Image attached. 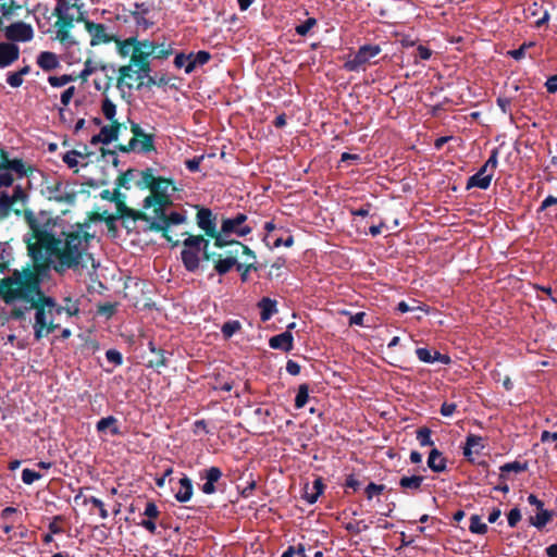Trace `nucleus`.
Masks as SVG:
<instances>
[{
  "instance_id": "nucleus-12",
  "label": "nucleus",
  "mask_w": 557,
  "mask_h": 557,
  "mask_svg": "<svg viewBox=\"0 0 557 557\" xmlns=\"http://www.w3.org/2000/svg\"><path fill=\"white\" fill-rule=\"evenodd\" d=\"M247 215L244 213H237L234 218L223 220L221 230L225 235L236 234L239 237H244L251 233V227L245 224Z\"/></svg>"
},
{
  "instance_id": "nucleus-41",
  "label": "nucleus",
  "mask_w": 557,
  "mask_h": 557,
  "mask_svg": "<svg viewBox=\"0 0 557 557\" xmlns=\"http://www.w3.org/2000/svg\"><path fill=\"white\" fill-rule=\"evenodd\" d=\"M240 326L239 321L231 320L223 324L221 331L225 338H231L237 331H239Z\"/></svg>"
},
{
  "instance_id": "nucleus-56",
  "label": "nucleus",
  "mask_w": 557,
  "mask_h": 557,
  "mask_svg": "<svg viewBox=\"0 0 557 557\" xmlns=\"http://www.w3.org/2000/svg\"><path fill=\"white\" fill-rule=\"evenodd\" d=\"M115 309V304L107 302L99 306L98 313L109 319L114 314Z\"/></svg>"
},
{
  "instance_id": "nucleus-57",
  "label": "nucleus",
  "mask_w": 557,
  "mask_h": 557,
  "mask_svg": "<svg viewBox=\"0 0 557 557\" xmlns=\"http://www.w3.org/2000/svg\"><path fill=\"white\" fill-rule=\"evenodd\" d=\"M7 83L11 87L17 88L23 84V77L17 72H11L7 76Z\"/></svg>"
},
{
  "instance_id": "nucleus-15",
  "label": "nucleus",
  "mask_w": 557,
  "mask_h": 557,
  "mask_svg": "<svg viewBox=\"0 0 557 557\" xmlns=\"http://www.w3.org/2000/svg\"><path fill=\"white\" fill-rule=\"evenodd\" d=\"M20 58V48L9 41L0 42V69L9 67Z\"/></svg>"
},
{
  "instance_id": "nucleus-8",
  "label": "nucleus",
  "mask_w": 557,
  "mask_h": 557,
  "mask_svg": "<svg viewBox=\"0 0 557 557\" xmlns=\"http://www.w3.org/2000/svg\"><path fill=\"white\" fill-rule=\"evenodd\" d=\"M4 161L5 151L0 147V164H3ZM24 198L25 194L20 186H15L11 194L0 191V218L7 216L12 210L18 212V209L14 208V206L23 203Z\"/></svg>"
},
{
  "instance_id": "nucleus-20",
  "label": "nucleus",
  "mask_w": 557,
  "mask_h": 557,
  "mask_svg": "<svg viewBox=\"0 0 557 557\" xmlns=\"http://www.w3.org/2000/svg\"><path fill=\"white\" fill-rule=\"evenodd\" d=\"M294 337L289 331H285L270 338L269 345L273 349L290 351L293 349Z\"/></svg>"
},
{
  "instance_id": "nucleus-37",
  "label": "nucleus",
  "mask_w": 557,
  "mask_h": 557,
  "mask_svg": "<svg viewBox=\"0 0 557 557\" xmlns=\"http://www.w3.org/2000/svg\"><path fill=\"white\" fill-rule=\"evenodd\" d=\"M0 13L4 17L12 16L17 10L21 9V5L15 0H0Z\"/></svg>"
},
{
  "instance_id": "nucleus-52",
  "label": "nucleus",
  "mask_w": 557,
  "mask_h": 557,
  "mask_svg": "<svg viewBox=\"0 0 557 557\" xmlns=\"http://www.w3.org/2000/svg\"><path fill=\"white\" fill-rule=\"evenodd\" d=\"M527 468L525 465H522L518 461H513V462H508V463H505L504 466L500 467V471L502 473H506V472H516V473H519V472H522L524 471Z\"/></svg>"
},
{
  "instance_id": "nucleus-51",
  "label": "nucleus",
  "mask_w": 557,
  "mask_h": 557,
  "mask_svg": "<svg viewBox=\"0 0 557 557\" xmlns=\"http://www.w3.org/2000/svg\"><path fill=\"white\" fill-rule=\"evenodd\" d=\"M39 479H41V474L34 470L26 468L22 471V481L25 484H33L35 481Z\"/></svg>"
},
{
  "instance_id": "nucleus-30",
  "label": "nucleus",
  "mask_w": 557,
  "mask_h": 557,
  "mask_svg": "<svg viewBox=\"0 0 557 557\" xmlns=\"http://www.w3.org/2000/svg\"><path fill=\"white\" fill-rule=\"evenodd\" d=\"M191 54V62L188 63V66L185 69L186 74H190L195 71L197 66H202L210 60L211 55L207 51H198L197 53H190Z\"/></svg>"
},
{
  "instance_id": "nucleus-53",
  "label": "nucleus",
  "mask_w": 557,
  "mask_h": 557,
  "mask_svg": "<svg viewBox=\"0 0 557 557\" xmlns=\"http://www.w3.org/2000/svg\"><path fill=\"white\" fill-rule=\"evenodd\" d=\"M14 182L12 173L5 168H0V188L10 187Z\"/></svg>"
},
{
  "instance_id": "nucleus-49",
  "label": "nucleus",
  "mask_w": 557,
  "mask_h": 557,
  "mask_svg": "<svg viewBox=\"0 0 557 557\" xmlns=\"http://www.w3.org/2000/svg\"><path fill=\"white\" fill-rule=\"evenodd\" d=\"M172 52H173V49H172V47L170 45L165 46V45L162 44V45L158 46L156 44V51H154L152 57L154 59L162 60V59H166L169 55H171Z\"/></svg>"
},
{
  "instance_id": "nucleus-10",
  "label": "nucleus",
  "mask_w": 557,
  "mask_h": 557,
  "mask_svg": "<svg viewBox=\"0 0 557 557\" xmlns=\"http://www.w3.org/2000/svg\"><path fill=\"white\" fill-rule=\"evenodd\" d=\"M380 52L381 47L379 45H363L345 62L344 67L351 72L359 71Z\"/></svg>"
},
{
  "instance_id": "nucleus-4",
  "label": "nucleus",
  "mask_w": 557,
  "mask_h": 557,
  "mask_svg": "<svg viewBox=\"0 0 557 557\" xmlns=\"http://www.w3.org/2000/svg\"><path fill=\"white\" fill-rule=\"evenodd\" d=\"M141 181L150 189V195L144 200V209L161 210L172 203L171 196L176 188L171 180L157 177L152 169H147L141 173Z\"/></svg>"
},
{
  "instance_id": "nucleus-1",
  "label": "nucleus",
  "mask_w": 557,
  "mask_h": 557,
  "mask_svg": "<svg viewBox=\"0 0 557 557\" xmlns=\"http://www.w3.org/2000/svg\"><path fill=\"white\" fill-rule=\"evenodd\" d=\"M29 225L33 234L26 237L27 249L36 263L32 269H38L40 277L46 275L48 264L59 273L79 271L89 265L92 270L98 268L89 252V243L94 238L88 232L89 224L72 226L60 237L54 236L49 221L41 222L36 218L29 221Z\"/></svg>"
},
{
  "instance_id": "nucleus-43",
  "label": "nucleus",
  "mask_w": 557,
  "mask_h": 557,
  "mask_svg": "<svg viewBox=\"0 0 557 557\" xmlns=\"http://www.w3.org/2000/svg\"><path fill=\"white\" fill-rule=\"evenodd\" d=\"M417 440L421 446H433L434 442L431 438V430L421 428L417 431Z\"/></svg>"
},
{
  "instance_id": "nucleus-46",
  "label": "nucleus",
  "mask_w": 557,
  "mask_h": 557,
  "mask_svg": "<svg viewBox=\"0 0 557 557\" xmlns=\"http://www.w3.org/2000/svg\"><path fill=\"white\" fill-rule=\"evenodd\" d=\"M120 197V193L117 191H110V190H103L101 193V198L102 199H106V200H109V201H115L116 205H117V208H119V211L120 212H124L125 210V206L124 203L119 199Z\"/></svg>"
},
{
  "instance_id": "nucleus-60",
  "label": "nucleus",
  "mask_w": 557,
  "mask_h": 557,
  "mask_svg": "<svg viewBox=\"0 0 557 557\" xmlns=\"http://www.w3.org/2000/svg\"><path fill=\"white\" fill-rule=\"evenodd\" d=\"M203 160V156H200V157H195L193 159H188L185 161V165L186 168L190 171V172H197L199 171V168H200V163L201 161Z\"/></svg>"
},
{
  "instance_id": "nucleus-6",
  "label": "nucleus",
  "mask_w": 557,
  "mask_h": 557,
  "mask_svg": "<svg viewBox=\"0 0 557 557\" xmlns=\"http://www.w3.org/2000/svg\"><path fill=\"white\" fill-rule=\"evenodd\" d=\"M42 194L49 199L60 203L72 205L75 201L76 195L70 188L67 183L58 178L49 180L45 183Z\"/></svg>"
},
{
  "instance_id": "nucleus-31",
  "label": "nucleus",
  "mask_w": 557,
  "mask_h": 557,
  "mask_svg": "<svg viewBox=\"0 0 557 557\" xmlns=\"http://www.w3.org/2000/svg\"><path fill=\"white\" fill-rule=\"evenodd\" d=\"M116 423L117 420L113 416H108L97 422L96 429L100 433L106 432L109 429L112 435H119L121 432Z\"/></svg>"
},
{
  "instance_id": "nucleus-55",
  "label": "nucleus",
  "mask_w": 557,
  "mask_h": 557,
  "mask_svg": "<svg viewBox=\"0 0 557 557\" xmlns=\"http://www.w3.org/2000/svg\"><path fill=\"white\" fill-rule=\"evenodd\" d=\"M106 358L109 362L113 363L114 366H121L123 362L122 354L115 349L107 350Z\"/></svg>"
},
{
  "instance_id": "nucleus-33",
  "label": "nucleus",
  "mask_w": 557,
  "mask_h": 557,
  "mask_svg": "<svg viewBox=\"0 0 557 557\" xmlns=\"http://www.w3.org/2000/svg\"><path fill=\"white\" fill-rule=\"evenodd\" d=\"M0 168H5L10 173L14 172L18 177L26 175L25 164L21 159L10 160L5 154V161L0 164Z\"/></svg>"
},
{
  "instance_id": "nucleus-42",
  "label": "nucleus",
  "mask_w": 557,
  "mask_h": 557,
  "mask_svg": "<svg viewBox=\"0 0 557 557\" xmlns=\"http://www.w3.org/2000/svg\"><path fill=\"white\" fill-rule=\"evenodd\" d=\"M497 164H498V150L497 149H493L492 152H491L490 158L487 159V161L483 165V172H488L493 176L494 172H495V170L497 168Z\"/></svg>"
},
{
  "instance_id": "nucleus-62",
  "label": "nucleus",
  "mask_w": 557,
  "mask_h": 557,
  "mask_svg": "<svg viewBox=\"0 0 557 557\" xmlns=\"http://www.w3.org/2000/svg\"><path fill=\"white\" fill-rule=\"evenodd\" d=\"M144 515L147 516L149 519H156L159 516V509L157 505L152 502L147 503L145 507Z\"/></svg>"
},
{
  "instance_id": "nucleus-7",
  "label": "nucleus",
  "mask_w": 557,
  "mask_h": 557,
  "mask_svg": "<svg viewBox=\"0 0 557 557\" xmlns=\"http://www.w3.org/2000/svg\"><path fill=\"white\" fill-rule=\"evenodd\" d=\"M84 24L86 32L90 36L89 44L91 47L114 42L116 46V51L119 52V42L123 41V39L114 34H111L104 24L95 23L89 20L84 21Z\"/></svg>"
},
{
  "instance_id": "nucleus-28",
  "label": "nucleus",
  "mask_w": 557,
  "mask_h": 557,
  "mask_svg": "<svg viewBox=\"0 0 557 557\" xmlns=\"http://www.w3.org/2000/svg\"><path fill=\"white\" fill-rule=\"evenodd\" d=\"M322 492H323V483H322V480L320 478H318L313 481L312 486H309V485L305 486L304 498L309 504H314L318 500L319 496L322 494Z\"/></svg>"
},
{
  "instance_id": "nucleus-25",
  "label": "nucleus",
  "mask_w": 557,
  "mask_h": 557,
  "mask_svg": "<svg viewBox=\"0 0 557 557\" xmlns=\"http://www.w3.org/2000/svg\"><path fill=\"white\" fill-rule=\"evenodd\" d=\"M37 64L44 71L55 70L59 65V59L55 53L50 51H42L37 55Z\"/></svg>"
},
{
  "instance_id": "nucleus-18",
  "label": "nucleus",
  "mask_w": 557,
  "mask_h": 557,
  "mask_svg": "<svg viewBox=\"0 0 557 557\" xmlns=\"http://www.w3.org/2000/svg\"><path fill=\"white\" fill-rule=\"evenodd\" d=\"M222 478V471L218 467H210L205 471V473L201 475V479L206 482L201 486V491L207 494L211 495L215 493L216 488L214 484Z\"/></svg>"
},
{
  "instance_id": "nucleus-50",
  "label": "nucleus",
  "mask_w": 557,
  "mask_h": 557,
  "mask_svg": "<svg viewBox=\"0 0 557 557\" xmlns=\"http://www.w3.org/2000/svg\"><path fill=\"white\" fill-rule=\"evenodd\" d=\"M315 24L317 20L309 17L302 24L296 26V33L300 36H306Z\"/></svg>"
},
{
  "instance_id": "nucleus-59",
  "label": "nucleus",
  "mask_w": 557,
  "mask_h": 557,
  "mask_svg": "<svg viewBox=\"0 0 557 557\" xmlns=\"http://www.w3.org/2000/svg\"><path fill=\"white\" fill-rule=\"evenodd\" d=\"M520 519L521 512L518 508H512L507 516L508 524L511 528H515L517 523L520 521Z\"/></svg>"
},
{
  "instance_id": "nucleus-38",
  "label": "nucleus",
  "mask_w": 557,
  "mask_h": 557,
  "mask_svg": "<svg viewBox=\"0 0 557 557\" xmlns=\"http://www.w3.org/2000/svg\"><path fill=\"white\" fill-rule=\"evenodd\" d=\"M101 112L110 122H116L114 120L116 114V106L108 97L102 100Z\"/></svg>"
},
{
  "instance_id": "nucleus-16",
  "label": "nucleus",
  "mask_w": 557,
  "mask_h": 557,
  "mask_svg": "<svg viewBox=\"0 0 557 557\" xmlns=\"http://www.w3.org/2000/svg\"><path fill=\"white\" fill-rule=\"evenodd\" d=\"M134 10L131 12V15L136 24V26L141 30H148L153 26V22L147 18V15L150 12V9L145 3H135Z\"/></svg>"
},
{
  "instance_id": "nucleus-48",
  "label": "nucleus",
  "mask_w": 557,
  "mask_h": 557,
  "mask_svg": "<svg viewBox=\"0 0 557 557\" xmlns=\"http://www.w3.org/2000/svg\"><path fill=\"white\" fill-rule=\"evenodd\" d=\"M385 490V485L383 484H375L373 482L369 483L366 487V495L368 499H372L374 496H379L382 494Z\"/></svg>"
},
{
  "instance_id": "nucleus-24",
  "label": "nucleus",
  "mask_w": 557,
  "mask_h": 557,
  "mask_svg": "<svg viewBox=\"0 0 557 557\" xmlns=\"http://www.w3.org/2000/svg\"><path fill=\"white\" fill-rule=\"evenodd\" d=\"M493 176L488 172H483V166L468 178L467 188L478 187L481 189H487L491 185Z\"/></svg>"
},
{
  "instance_id": "nucleus-14",
  "label": "nucleus",
  "mask_w": 557,
  "mask_h": 557,
  "mask_svg": "<svg viewBox=\"0 0 557 557\" xmlns=\"http://www.w3.org/2000/svg\"><path fill=\"white\" fill-rule=\"evenodd\" d=\"M139 67L129 64L123 65L119 69V77L116 86L121 91L131 90L134 87L136 81H141L138 77Z\"/></svg>"
},
{
  "instance_id": "nucleus-39",
  "label": "nucleus",
  "mask_w": 557,
  "mask_h": 557,
  "mask_svg": "<svg viewBox=\"0 0 557 557\" xmlns=\"http://www.w3.org/2000/svg\"><path fill=\"white\" fill-rule=\"evenodd\" d=\"M308 399H309V388H308V385L307 384H301L298 387V392H297V395H296V398H295V407L298 408V409L305 407V405L307 404Z\"/></svg>"
},
{
  "instance_id": "nucleus-44",
  "label": "nucleus",
  "mask_w": 557,
  "mask_h": 557,
  "mask_svg": "<svg viewBox=\"0 0 557 557\" xmlns=\"http://www.w3.org/2000/svg\"><path fill=\"white\" fill-rule=\"evenodd\" d=\"M79 157H82L81 152L71 150L63 154L62 160L70 169H73L77 166Z\"/></svg>"
},
{
  "instance_id": "nucleus-40",
  "label": "nucleus",
  "mask_w": 557,
  "mask_h": 557,
  "mask_svg": "<svg viewBox=\"0 0 557 557\" xmlns=\"http://www.w3.org/2000/svg\"><path fill=\"white\" fill-rule=\"evenodd\" d=\"M469 530L475 534H484L487 531V525L484 522H482L481 518L478 515H473L470 518Z\"/></svg>"
},
{
  "instance_id": "nucleus-61",
  "label": "nucleus",
  "mask_w": 557,
  "mask_h": 557,
  "mask_svg": "<svg viewBox=\"0 0 557 557\" xmlns=\"http://www.w3.org/2000/svg\"><path fill=\"white\" fill-rule=\"evenodd\" d=\"M239 251H242V253L244 255H247L250 259L255 260V255L253 252L249 249V247H247L246 245H243L238 242L235 243V249L232 250V253L237 256L239 253Z\"/></svg>"
},
{
  "instance_id": "nucleus-26",
  "label": "nucleus",
  "mask_w": 557,
  "mask_h": 557,
  "mask_svg": "<svg viewBox=\"0 0 557 557\" xmlns=\"http://www.w3.org/2000/svg\"><path fill=\"white\" fill-rule=\"evenodd\" d=\"M428 467L434 472H443L446 469V460L438 449L433 448L430 451Z\"/></svg>"
},
{
  "instance_id": "nucleus-54",
  "label": "nucleus",
  "mask_w": 557,
  "mask_h": 557,
  "mask_svg": "<svg viewBox=\"0 0 557 557\" xmlns=\"http://www.w3.org/2000/svg\"><path fill=\"white\" fill-rule=\"evenodd\" d=\"M191 62V54H185V53H177L174 58V65L177 69H186L188 66V63Z\"/></svg>"
},
{
  "instance_id": "nucleus-19",
  "label": "nucleus",
  "mask_w": 557,
  "mask_h": 557,
  "mask_svg": "<svg viewBox=\"0 0 557 557\" xmlns=\"http://www.w3.org/2000/svg\"><path fill=\"white\" fill-rule=\"evenodd\" d=\"M416 355H417L418 359L424 363H434V362H441L443 364L450 363V357L448 355H443L436 350L431 351L424 347L417 348Z\"/></svg>"
},
{
  "instance_id": "nucleus-29",
  "label": "nucleus",
  "mask_w": 557,
  "mask_h": 557,
  "mask_svg": "<svg viewBox=\"0 0 557 557\" xmlns=\"http://www.w3.org/2000/svg\"><path fill=\"white\" fill-rule=\"evenodd\" d=\"M153 147L152 136H145L144 138H132L128 143V147L124 151L139 150L149 151Z\"/></svg>"
},
{
  "instance_id": "nucleus-35",
  "label": "nucleus",
  "mask_w": 557,
  "mask_h": 557,
  "mask_svg": "<svg viewBox=\"0 0 557 557\" xmlns=\"http://www.w3.org/2000/svg\"><path fill=\"white\" fill-rule=\"evenodd\" d=\"M237 264L236 256H227L226 258L219 259L214 265V270L220 274H226L231 269Z\"/></svg>"
},
{
  "instance_id": "nucleus-63",
  "label": "nucleus",
  "mask_w": 557,
  "mask_h": 557,
  "mask_svg": "<svg viewBox=\"0 0 557 557\" xmlns=\"http://www.w3.org/2000/svg\"><path fill=\"white\" fill-rule=\"evenodd\" d=\"M533 44H523L519 49L508 51V54L515 60H521L525 54V49L531 47Z\"/></svg>"
},
{
  "instance_id": "nucleus-23",
  "label": "nucleus",
  "mask_w": 557,
  "mask_h": 557,
  "mask_svg": "<svg viewBox=\"0 0 557 557\" xmlns=\"http://www.w3.org/2000/svg\"><path fill=\"white\" fill-rule=\"evenodd\" d=\"M178 487L175 490V499L180 503H186L190 500L193 496V483L191 480L184 475L177 482Z\"/></svg>"
},
{
  "instance_id": "nucleus-11",
  "label": "nucleus",
  "mask_w": 557,
  "mask_h": 557,
  "mask_svg": "<svg viewBox=\"0 0 557 557\" xmlns=\"http://www.w3.org/2000/svg\"><path fill=\"white\" fill-rule=\"evenodd\" d=\"M4 37L9 42H28L34 38V29L25 22H14L4 28Z\"/></svg>"
},
{
  "instance_id": "nucleus-21",
  "label": "nucleus",
  "mask_w": 557,
  "mask_h": 557,
  "mask_svg": "<svg viewBox=\"0 0 557 557\" xmlns=\"http://www.w3.org/2000/svg\"><path fill=\"white\" fill-rule=\"evenodd\" d=\"M120 124L117 122H111L110 125H106L100 129V133L92 138V143L110 144L117 139Z\"/></svg>"
},
{
  "instance_id": "nucleus-2",
  "label": "nucleus",
  "mask_w": 557,
  "mask_h": 557,
  "mask_svg": "<svg viewBox=\"0 0 557 557\" xmlns=\"http://www.w3.org/2000/svg\"><path fill=\"white\" fill-rule=\"evenodd\" d=\"M40 271L38 269H24L14 271L3 285L5 302L13 305V314L16 319L23 318L26 312L34 309V337L40 341L52 333L59 324L55 317L63 312L51 297H46L40 289Z\"/></svg>"
},
{
  "instance_id": "nucleus-13",
  "label": "nucleus",
  "mask_w": 557,
  "mask_h": 557,
  "mask_svg": "<svg viewBox=\"0 0 557 557\" xmlns=\"http://www.w3.org/2000/svg\"><path fill=\"white\" fill-rule=\"evenodd\" d=\"M54 15L57 21L53 24V28H73L74 27V15L72 13V5L66 0H57L54 8Z\"/></svg>"
},
{
  "instance_id": "nucleus-27",
  "label": "nucleus",
  "mask_w": 557,
  "mask_h": 557,
  "mask_svg": "<svg viewBox=\"0 0 557 557\" xmlns=\"http://www.w3.org/2000/svg\"><path fill=\"white\" fill-rule=\"evenodd\" d=\"M258 307L260 308V319L265 322L270 320L276 310V301L264 297L258 302Z\"/></svg>"
},
{
  "instance_id": "nucleus-45",
  "label": "nucleus",
  "mask_w": 557,
  "mask_h": 557,
  "mask_svg": "<svg viewBox=\"0 0 557 557\" xmlns=\"http://www.w3.org/2000/svg\"><path fill=\"white\" fill-rule=\"evenodd\" d=\"M85 504H92L97 509H99V515L102 519H107L109 517L108 510L104 508V504L101 499L90 496L88 498H85Z\"/></svg>"
},
{
  "instance_id": "nucleus-58",
  "label": "nucleus",
  "mask_w": 557,
  "mask_h": 557,
  "mask_svg": "<svg viewBox=\"0 0 557 557\" xmlns=\"http://www.w3.org/2000/svg\"><path fill=\"white\" fill-rule=\"evenodd\" d=\"M96 72V66L91 60H86L84 63V69L82 70L79 77L82 79H87L91 74Z\"/></svg>"
},
{
  "instance_id": "nucleus-64",
  "label": "nucleus",
  "mask_w": 557,
  "mask_h": 557,
  "mask_svg": "<svg viewBox=\"0 0 557 557\" xmlns=\"http://www.w3.org/2000/svg\"><path fill=\"white\" fill-rule=\"evenodd\" d=\"M75 87L71 86L61 94V103L66 107L75 94Z\"/></svg>"
},
{
  "instance_id": "nucleus-22",
  "label": "nucleus",
  "mask_w": 557,
  "mask_h": 557,
  "mask_svg": "<svg viewBox=\"0 0 557 557\" xmlns=\"http://www.w3.org/2000/svg\"><path fill=\"white\" fill-rule=\"evenodd\" d=\"M71 28H54L53 39L59 41L64 50H71L78 46V41L71 33Z\"/></svg>"
},
{
  "instance_id": "nucleus-32",
  "label": "nucleus",
  "mask_w": 557,
  "mask_h": 557,
  "mask_svg": "<svg viewBox=\"0 0 557 557\" xmlns=\"http://www.w3.org/2000/svg\"><path fill=\"white\" fill-rule=\"evenodd\" d=\"M483 449L482 437L478 435H469L467 437L463 455L470 457L473 453L479 454Z\"/></svg>"
},
{
  "instance_id": "nucleus-36",
  "label": "nucleus",
  "mask_w": 557,
  "mask_h": 557,
  "mask_svg": "<svg viewBox=\"0 0 557 557\" xmlns=\"http://www.w3.org/2000/svg\"><path fill=\"white\" fill-rule=\"evenodd\" d=\"M550 519H552L550 511L542 508V509H539V512L534 517L530 518V523L537 529H542L549 522Z\"/></svg>"
},
{
  "instance_id": "nucleus-9",
  "label": "nucleus",
  "mask_w": 557,
  "mask_h": 557,
  "mask_svg": "<svg viewBox=\"0 0 557 557\" xmlns=\"http://www.w3.org/2000/svg\"><path fill=\"white\" fill-rule=\"evenodd\" d=\"M169 207L161 210H153L151 215V227L158 231H166L172 225H178L185 222L186 218L177 211L168 212Z\"/></svg>"
},
{
  "instance_id": "nucleus-3",
  "label": "nucleus",
  "mask_w": 557,
  "mask_h": 557,
  "mask_svg": "<svg viewBox=\"0 0 557 557\" xmlns=\"http://www.w3.org/2000/svg\"><path fill=\"white\" fill-rule=\"evenodd\" d=\"M156 51V42L149 39H138L132 36L119 42V55L121 58H131V63L139 67L138 77L140 79L148 78L151 83L154 81L150 77L151 65L150 57Z\"/></svg>"
},
{
  "instance_id": "nucleus-34",
  "label": "nucleus",
  "mask_w": 557,
  "mask_h": 557,
  "mask_svg": "<svg viewBox=\"0 0 557 557\" xmlns=\"http://www.w3.org/2000/svg\"><path fill=\"white\" fill-rule=\"evenodd\" d=\"M424 478L422 475H411V476H403L399 480V486L403 490L418 491L423 482Z\"/></svg>"
},
{
  "instance_id": "nucleus-5",
  "label": "nucleus",
  "mask_w": 557,
  "mask_h": 557,
  "mask_svg": "<svg viewBox=\"0 0 557 557\" xmlns=\"http://www.w3.org/2000/svg\"><path fill=\"white\" fill-rule=\"evenodd\" d=\"M184 248L181 252L182 261L187 271L194 272L199 267L200 257L209 259V242L202 236L189 235L183 242Z\"/></svg>"
},
{
  "instance_id": "nucleus-17",
  "label": "nucleus",
  "mask_w": 557,
  "mask_h": 557,
  "mask_svg": "<svg viewBox=\"0 0 557 557\" xmlns=\"http://www.w3.org/2000/svg\"><path fill=\"white\" fill-rule=\"evenodd\" d=\"M197 224L208 236H215V218L210 209L201 208L197 212Z\"/></svg>"
},
{
  "instance_id": "nucleus-47",
  "label": "nucleus",
  "mask_w": 557,
  "mask_h": 557,
  "mask_svg": "<svg viewBox=\"0 0 557 557\" xmlns=\"http://www.w3.org/2000/svg\"><path fill=\"white\" fill-rule=\"evenodd\" d=\"M73 81L71 75L64 74L61 76H49L48 82L52 87H63Z\"/></svg>"
}]
</instances>
